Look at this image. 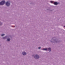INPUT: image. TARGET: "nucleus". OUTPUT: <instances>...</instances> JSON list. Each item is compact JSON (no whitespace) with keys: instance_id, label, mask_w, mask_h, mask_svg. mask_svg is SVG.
I'll use <instances>...</instances> for the list:
<instances>
[{"instance_id":"f257e3e1","label":"nucleus","mask_w":65,"mask_h":65,"mask_svg":"<svg viewBox=\"0 0 65 65\" xmlns=\"http://www.w3.org/2000/svg\"><path fill=\"white\" fill-rule=\"evenodd\" d=\"M4 3H5V1H3L0 2V5H3Z\"/></svg>"},{"instance_id":"f03ea898","label":"nucleus","mask_w":65,"mask_h":65,"mask_svg":"<svg viewBox=\"0 0 65 65\" xmlns=\"http://www.w3.org/2000/svg\"><path fill=\"white\" fill-rule=\"evenodd\" d=\"M35 58H36V59H38L39 58V56L38 55H35Z\"/></svg>"},{"instance_id":"7ed1b4c3","label":"nucleus","mask_w":65,"mask_h":65,"mask_svg":"<svg viewBox=\"0 0 65 65\" xmlns=\"http://www.w3.org/2000/svg\"><path fill=\"white\" fill-rule=\"evenodd\" d=\"M6 5L7 6H9L10 5V3L8 2H7L6 3Z\"/></svg>"},{"instance_id":"20e7f679","label":"nucleus","mask_w":65,"mask_h":65,"mask_svg":"<svg viewBox=\"0 0 65 65\" xmlns=\"http://www.w3.org/2000/svg\"><path fill=\"white\" fill-rule=\"evenodd\" d=\"M22 54H23V55H26V54H27V53H26L25 52H23L22 53Z\"/></svg>"},{"instance_id":"39448f33","label":"nucleus","mask_w":65,"mask_h":65,"mask_svg":"<svg viewBox=\"0 0 65 65\" xmlns=\"http://www.w3.org/2000/svg\"><path fill=\"white\" fill-rule=\"evenodd\" d=\"M54 4L55 5H57V4H58V3L55 2L54 3Z\"/></svg>"},{"instance_id":"423d86ee","label":"nucleus","mask_w":65,"mask_h":65,"mask_svg":"<svg viewBox=\"0 0 65 65\" xmlns=\"http://www.w3.org/2000/svg\"><path fill=\"white\" fill-rule=\"evenodd\" d=\"M48 51H49V52H50V51H51V49L50 48H48Z\"/></svg>"},{"instance_id":"0eeeda50","label":"nucleus","mask_w":65,"mask_h":65,"mask_svg":"<svg viewBox=\"0 0 65 65\" xmlns=\"http://www.w3.org/2000/svg\"><path fill=\"white\" fill-rule=\"evenodd\" d=\"M43 50H45V51H47V48L43 49Z\"/></svg>"},{"instance_id":"6e6552de","label":"nucleus","mask_w":65,"mask_h":65,"mask_svg":"<svg viewBox=\"0 0 65 65\" xmlns=\"http://www.w3.org/2000/svg\"><path fill=\"white\" fill-rule=\"evenodd\" d=\"M7 41H10V39H7Z\"/></svg>"},{"instance_id":"1a4fd4ad","label":"nucleus","mask_w":65,"mask_h":65,"mask_svg":"<svg viewBox=\"0 0 65 65\" xmlns=\"http://www.w3.org/2000/svg\"><path fill=\"white\" fill-rule=\"evenodd\" d=\"M50 2L51 3H53L54 2L53 1H51Z\"/></svg>"},{"instance_id":"9d476101","label":"nucleus","mask_w":65,"mask_h":65,"mask_svg":"<svg viewBox=\"0 0 65 65\" xmlns=\"http://www.w3.org/2000/svg\"><path fill=\"white\" fill-rule=\"evenodd\" d=\"M4 35H5L4 34H3L1 36H4Z\"/></svg>"},{"instance_id":"9b49d317","label":"nucleus","mask_w":65,"mask_h":65,"mask_svg":"<svg viewBox=\"0 0 65 65\" xmlns=\"http://www.w3.org/2000/svg\"><path fill=\"white\" fill-rule=\"evenodd\" d=\"M2 25V23H1V22H0V25Z\"/></svg>"},{"instance_id":"f8f14e48","label":"nucleus","mask_w":65,"mask_h":65,"mask_svg":"<svg viewBox=\"0 0 65 65\" xmlns=\"http://www.w3.org/2000/svg\"><path fill=\"white\" fill-rule=\"evenodd\" d=\"M40 48H41V47H39L38 48L39 49H40Z\"/></svg>"},{"instance_id":"ddd939ff","label":"nucleus","mask_w":65,"mask_h":65,"mask_svg":"<svg viewBox=\"0 0 65 65\" xmlns=\"http://www.w3.org/2000/svg\"><path fill=\"white\" fill-rule=\"evenodd\" d=\"M4 38H5V37H4V38H3L4 39Z\"/></svg>"},{"instance_id":"4468645a","label":"nucleus","mask_w":65,"mask_h":65,"mask_svg":"<svg viewBox=\"0 0 65 65\" xmlns=\"http://www.w3.org/2000/svg\"><path fill=\"white\" fill-rule=\"evenodd\" d=\"M64 27H65V26H64Z\"/></svg>"}]
</instances>
